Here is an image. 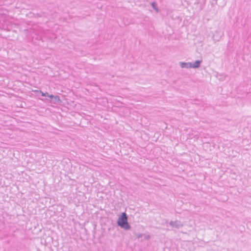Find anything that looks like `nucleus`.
<instances>
[{
    "instance_id": "f257e3e1",
    "label": "nucleus",
    "mask_w": 251,
    "mask_h": 251,
    "mask_svg": "<svg viewBox=\"0 0 251 251\" xmlns=\"http://www.w3.org/2000/svg\"><path fill=\"white\" fill-rule=\"evenodd\" d=\"M127 218V216L125 212L122 213L118 219L117 225L125 230H129L131 226L128 223Z\"/></svg>"
},
{
    "instance_id": "f03ea898",
    "label": "nucleus",
    "mask_w": 251,
    "mask_h": 251,
    "mask_svg": "<svg viewBox=\"0 0 251 251\" xmlns=\"http://www.w3.org/2000/svg\"><path fill=\"white\" fill-rule=\"evenodd\" d=\"M169 225L172 227H175L176 228H179L183 226V224L178 220H176L175 221H171L170 222Z\"/></svg>"
},
{
    "instance_id": "7ed1b4c3",
    "label": "nucleus",
    "mask_w": 251,
    "mask_h": 251,
    "mask_svg": "<svg viewBox=\"0 0 251 251\" xmlns=\"http://www.w3.org/2000/svg\"><path fill=\"white\" fill-rule=\"evenodd\" d=\"M179 65L182 68H191V62H180Z\"/></svg>"
},
{
    "instance_id": "20e7f679",
    "label": "nucleus",
    "mask_w": 251,
    "mask_h": 251,
    "mask_svg": "<svg viewBox=\"0 0 251 251\" xmlns=\"http://www.w3.org/2000/svg\"><path fill=\"white\" fill-rule=\"evenodd\" d=\"M202 60H196L194 63H191V68H199L200 67Z\"/></svg>"
},
{
    "instance_id": "39448f33",
    "label": "nucleus",
    "mask_w": 251,
    "mask_h": 251,
    "mask_svg": "<svg viewBox=\"0 0 251 251\" xmlns=\"http://www.w3.org/2000/svg\"><path fill=\"white\" fill-rule=\"evenodd\" d=\"M61 102L60 97L58 96H54L52 102L56 104Z\"/></svg>"
},
{
    "instance_id": "423d86ee",
    "label": "nucleus",
    "mask_w": 251,
    "mask_h": 251,
    "mask_svg": "<svg viewBox=\"0 0 251 251\" xmlns=\"http://www.w3.org/2000/svg\"><path fill=\"white\" fill-rule=\"evenodd\" d=\"M151 7L156 11V13L159 12V9L157 7V4L155 1H153L151 3Z\"/></svg>"
},
{
    "instance_id": "0eeeda50",
    "label": "nucleus",
    "mask_w": 251,
    "mask_h": 251,
    "mask_svg": "<svg viewBox=\"0 0 251 251\" xmlns=\"http://www.w3.org/2000/svg\"><path fill=\"white\" fill-rule=\"evenodd\" d=\"M40 91V93L41 94V95L42 96L47 97L48 96L49 93L48 92L44 93L43 92H42L41 91Z\"/></svg>"
},
{
    "instance_id": "6e6552de",
    "label": "nucleus",
    "mask_w": 251,
    "mask_h": 251,
    "mask_svg": "<svg viewBox=\"0 0 251 251\" xmlns=\"http://www.w3.org/2000/svg\"><path fill=\"white\" fill-rule=\"evenodd\" d=\"M217 0H210V2L212 5H214L217 4Z\"/></svg>"
},
{
    "instance_id": "1a4fd4ad",
    "label": "nucleus",
    "mask_w": 251,
    "mask_h": 251,
    "mask_svg": "<svg viewBox=\"0 0 251 251\" xmlns=\"http://www.w3.org/2000/svg\"><path fill=\"white\" fill-rule=\"evenodd\" d=\"M47 97H48V98H50V99H51V101H52V100H53V98L54 97V95H50L49 94L48 96Z\"/></svg>"
},
{
    "instance_id": "9d476101",
    "label": "nucleus",
    "mask_w": 251,
    "mask_h": 251,
    "mask_svg": "<svg viewBox=\"0 0 251 251\" xmlns=\"http://www.w3.org/2000/svg\"><path fill=\"white\" fill-rule=\"evenodd\" d=\"M142 236V234H139L138 235V238L141 237Z\"/></svg>"
},
{
    "instance_id": "9b49d317",
    "label": "nucleus",
    "mask_w": 251,
    "mask_h": 251,
    "mask_svg": "<svg viewBox=\"0 0 251 251\" xmlns=\"http://www.w3.org/2000/svg\"><path fill=\"white\" fill-rule=\"evenodd\" d=\"M40 91V90H35V91H34V92H35V93H40V91Z\"/></svg>"
},
{
    "instance_id": "f8f14e48",
    "label": "nucleus",
    "mask_w": 251,
    "mask_h": 251,
    "mask_svg": "<svg viewBox=\"0 0 251 251\" xmlns=\"http://www.w3.org/2000/svg\"><path fill=\"white\" fill-rule=\"evenodd\" d=\"M149 238H150V236H149V235H148V236H147V237H146V239H149Z\"/></svg>"
}]
</instances>
